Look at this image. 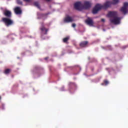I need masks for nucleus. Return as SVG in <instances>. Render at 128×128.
Returning <instances> with one entry per match:
<instances>
[{"label":"nucleus","instance_id":"f8f14e48","mask_svg":"<svg viewBox=\"0 0 128 128\" xmlns=\"http://www.w3.org/2000/svg\"><path fill=\"white\" fill-rule=\"evenodd\" d=\"M72 22H74V20L68 16H67L64 19V22L65 23Z\"/></svg>","mask_w":128,"mask_h":128},{"label":"nucleus","instance_id":"4468645a","mask_svg":"<svg viewBox=\"0 0 128 128\" xmlns=\"http://www.w3.org/2000/svg\"><path fill=\"white\" fill-rule=\"evenodd\" d=\"M14 12L16 14H22V12L20 7H16L14 10Z\"/></svg>","mask_w":128,"mask_h":128},{"label":"nucleus","instance_id":"2eb2a0df","mask_svg":"<svg viewBox=\"0 0 128 128\" xmlns=\"http://www.w3.org/2000/svg\"><path fill=\"white\" fill-rule=\"evenodd\" d=\"M88 44V41H83L80 42V48H86Z\"/></svg>","mask_w":128,"mask_h":128},{"label":"nucleus","instance_id":"9d476101","mask_svg":"<svg viewBox=\"0 0 128 128\" xmlns=\"http://www.w3.org/2000/svg\"><path fill=\"white\" fill-rule=\"evenodd\" d=\"M85 22L90 26H94V21L91 18L88 17L87 19L85 20Z\"/></svg>","mask_w":128,"mask_h":128},{"label":"nucleus","instance_id":"473e14b6","mask_svg":"<svg viewBox=\"0 0 128 128\" xmlns=\"http://www.w3.org/2000/svg\"><path fill=\"white\" fill-rule=\"evenodd\" d=\"M104 31H105L106 30H104Z\"/></svg>","mask_w":128,"mask_h":128},{"label":"nucleus","instance_id":"c85d7f7f","mask_svg":"<svg viewBox=\"0 0 128 128\" xmlns=\"http://www.w3.org/2000/svg\"><path fill=\"white\" fill-rule=\"evenodd\" d=\"M42 40H44V38L42 36Z\"/></svg>","mask_w":128,"mask_h":128},{"label":"nucleus","instance_id":"2f4dec72","mask_svg":"<svg viewBox=\"0 0 128 128\" xmlns=\"http://www.w3.org/2000/svg\"><path fill=\"white\" fill-rule=\"evenodd\" d=\"M2 98L0 96V100Z\"/></svg>","mask_w":128,"mask_h":128},{"label":"nucleus","instance_id":"7c9ffc66","mask_svg":"<svg viewBox=\"0 0 128 128\" xmlns=\"http://www.w3.org/2000/svg\"><path fill=\"white\" fill-rule=\"evenodd\" d=\"M102 48H104V47H102Z\"/></svg>","mask_w":128,"mask_h":128},{"label":"nucleus","instance_id":"cd10ccee","mask_svg":"<svg viewBox=\"0 0 128 128\" xmlns=\"http://www.w3.org/2000/svg\"><path fill=\"white\" fill-rule=\"evenodd\" d=\"M45 60H48V57H46L44 58Z\"/></svg>","mask_w":128,"mask_h":128},{"label":"nucleus","instance_id":"423d86ee","mask_svg":"<svg viewBox=\"0 0 128 128\" xmlns=\"http://www.w3.org/2000/svg\"><path fill=\"white\" fill-rule=\"evenodd\" d=\"M100 10H102L100 4H97L95 6L94 8H93L92 14H96Z\"/></svg>","mask_w":128,"mask_h":128},{"label":"nucleus","instance_id":"5701e85b","mask_svg":"<svg viewBox=\"0 0 128 128\" xmlns=\"http://www.w3.org/2000/svg\"><path fill=\"white\" fill-rule=\"evenodd\" d=\"M128 48V46H123L121 47V48H122V50H124L125 48Z\"/></svg>","mask_w":128,"mask_h":128},{"label":"nucleus","instance_id":"39448f33","mask_svg":"<svg viewBox=\"0 0 128 128\" xmlns=\"http://www.w3.org/2000/svg\"><path fill=\"white\" fill-rule=\"evenodd\" d=\"M81 2H78L74 3V8L76 10H82L83 6Z\"/></svg>","mask_w":128,"mask_h":128},{"label":"nucleus","instance_id":"7ed1b4c3","mask_svg":"<svg viewBox=\"0 0 128 128\" xmlns=\"http://www.w3.org/2000/svg\"><path fill=\"white\" fill-rule=\"evenodd\" d=\"M2 22H4L6 26H10L14 24V21L10 18H2Z\"/></svg>","mask_w":128,"mask_h":128},{"label":"nucleus","instance_id":"dca6fc26","mask_svg":"<svg viewBox=\"0 0 128 128\" xmlns=\"http://www.w3.org/2000/svg\"><path fill=\"white\" fill-rule=\"evenodd\" d=\"M69 90H72V88H76V83L72 82H70L69 84Z\"/></svg>","mask_w":128,"mask_h":128},{"label":"nucleus","instance_id":"f3484780","mask_svg":"<svg viewBox=\"0 0 128 128\" xmlns=\"http://www.w3.org/2000/svg\"><path fill=\"white\" fill-rule=\"evenodd\" d=\"M70 40V36H67L63 38V42L64 44H68V40Z\"/></svg>","mask_w":128,"mask_h":128},{"label":"nucleus","instance_id":"1a4fd4ad","mask_svg":"<svg viewBox=\"0 0 128 128\" xmlns=\"http://www.w3.org/2000/svg\"><path fill=\"white\" fill-rule=\"evenodd\" d=\"M48 13L42 14L40 12L37 13V16L38 20H40V18H46L48 16Z\"/></svg>","mask_w":128,"mask_h":128},{"label":"nucleus","instance_id":"393cba45","mask_svg":"<svg viewBox=\"0 0 128 128\" xmlns=\"http://www.w3.org/2000/svg\"><path fill=\"white\" fill-rule=\"evenodd\" d=\"M60 90H62V92H64V86H62L60 88Z\"/></svg>","mask_w":128,"mask_h":128},{"label":"nucleus","instance_id":"f03ea898","mask_svg":"<svg viewBox=\"0 0 128 128\" xmlns=\"http://www.w3.org/2000/svg\"><path fill=\"white\" fill-rule=\"evenodd\" d=\"M0 9L2 10L4 16H6V18H12V12L6 9V8H4L2 7H1Z\"/></svg>","mask_w":128,"mask_h":128},{"label":"nucleus","instance_id":"c756f323","mask_svg":"<svg viewBox=\"0 0 128 128\" xmlns=\"http://www.w3.org/2000/svg\"><path fill=\"white\" fill-rule=\"evenodd\" d=\"M48 2H50V0H47Z\"/></svg>","mask_w":128,"mask_h":128},{"label":"nucleus","instance_id":"f257e3e1","mask_svg":"<svg viewBox=\"0 0 128 128\" xmlns=\"http://www.w3.org/2000/svg\"><path fill=\"white\" fill-rule=\"evenodd\" d=\"M118 3V0H113V2H106L104 5L100 4V7L102 10H106V8H108L110 6L111 4H116Z\"/></svg>","mask_w":128,"mask_h":128},{"label":"nucleus","instance_id":"412c9836","mask_svg":"<svg viewBox=\"0 0 128 128\" xmlns=\"http://www.w3.org/2000/svg\"><path fill=\"white\" fill-rule=\"evenodd\" d=\"M106 48H108L109 50H112V46L110 45L106 46Z\"/></svg>","mask_w":128,"mask_h":128},{"label":"nucleus","instance_id":"6ab92c4d","mask_svg":"<svg viewBox=\"0 0 128 128\" xmlns=\"http://www.w3.org/2000/svg\"><path fill=\"white\" fill-rule=\"evenodd\" d=\"M34 6L40 9V4L38 2H36L34 3Z\"/></svg>","mask_w":128,"mask_h":128},{"label":"nucleus","instance_id":"20e7f679","mask_svg":"<svg viewBox=\"0 0 128 128\" xmlns=\"http://www.w3.org/2000/svg\"><path fill=\"white\" fill-rule=\"evenodd\" d=\"M128 2H124V6L122 7L121 9L120 10V12L124 14H126L128 12Z\"/></svg>","mask_w":128,"mask_h":128},{"label":"nucleus","instance_id":"4be33fe9","mask_svg":"<svg viewBox=\"0 0 128 128\" xmlns=\"http://www.w3.org/2000/svg\"><path fill=\"white\" fill-rule=\"evenodd\" d=\"M16 2L18 4H20V6H22V2L20 0H16Z\"/></svg>","mask_w":128,"mask_h":128},{"label":"nucleus","instance_id":"aec40b11","mask_svg":"<svg viewBox=\"0 0 128 128\" xmlns=\"http://www.w3.org/2000/svg\"><path fill=\"white\" fill-rule=\"evenodd\" d=\"M10 72H12V70L10 68H7L5 70L4 74H10Z\"/></svg>","mask_w":128,"mask_h":128},{"label":"nucleus","instance_id":"a878e982","mask_svg":"<svg viewBox=\"0 0 128 128\" xmlns=\"http://www.w3.org/2000/svg\"><path fill=\"white\" fill-rule=\"evenodd\" d=\"M76 24H72V28H76Z\"/></svg>","mask_w":128,"mask_h":128},{"label":"nucleus","instance_id":"9b49d317","mask_svg":"<svg viewBox=\"0 0 128 128\" xmlns=\"http://www.w3.org/2000/svg\"><path fill=\"white\" fill-rule=\"evenodd\" d=\"M108 16L109 18H114L118 16V12H110L108 13Z\"/></svg>","mask_w":128,"mask_h":128},{"label":"nucleus","instance_id":"b1692460","mask_svg":"<svg viewBox=\"0 0 128 128\" xmlns=\"http://www.w3.org/2000/svg\"><path fill=\"white\" fill-rule=\"evenodd\" d=\"M24 2H32V0H23Z\"/></svg>","mask_w":128,"mask_h":128},{"label":"nucleus","instance_id":"0eeeda50","mask_svg":"<svg viewBox=\"0 0 128 128\" xmlns=\"http://www.w3.org/2000/svg\"><path fill=\"white\" fill-rule=\"evenodd\" d=\"M82 6L83 10H90L92 8V2L90 1H85Z\"/></svg>","mask_w":128,"mask_h":128},{"label":"nucleus","instance_id":"bb28decb","mask_svg":"<svg viewBox=\"0 0 128 128\" xmlns=\"http://www.w3.org/2000/svg\"><path fill=\"white\" fill-rule=\"evenodd\" d=\"M101 21H102V22H104L105 20H104V19L102 18V19L101 20Z\"/></svg>","mask_w":128,"mask_h":128},{"label":"nucleus","instance_id":"ddd939ff","mask_svg":"<svg viewBox=\"0 0 128 128\" xmlns=\"http://www.w3.org/2000/svg\"><path fill=\"white\" fill-rule=\"evenodd\" d=\"M40 30L44 34H48V29L46 28L44 26V23L42 24V26L40 28Z\"/></svg>","mask_w":128,"mask_h":128},{"label":"nucleus","instance_id":"6e6552de","mask_svg":"<svg viewBox=\"0 0 128 128\" xmlns=\"http://www.w3.org/2000/svg\"><path fill=\"white\" fill-rule=\"evenodd\" d=\"M110 22L114 24H120V17H116L114 18L113 19H111L110 20Z\"/></svg>","mask_w":128,"mask_h":128},{"label":"nucleus","instance_id":"a211bd4d","mask_svg":"<svg viewBox=\"0 0 128 128\" xmlns=\"http://www.w3.org/2000/svg\"><path fill=\"white\" fill-rule=\"evenodd\" d=\"M108 84H110V82H108V80H104V82L102 83L101 84H102V86H108Z\"/></svg>","mask_w":128,"mask_h":128}]
</instances>
